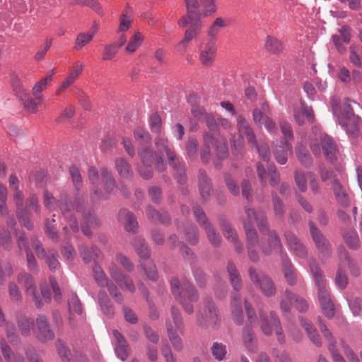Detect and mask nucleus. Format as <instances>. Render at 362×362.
<instances>
[{
    "mask_svg": "<svg viewBox=\"0 0 362 362\" xmlns=\"http://www.w3.org/2000/svg\"><path fill=\"white\" fill-rule=\"evenodd\" d=\"M245 218H243V223L245 230L247 242L250 247H249V257L252 262L258 260L257 254L253 250L254 247L258 243V237L257 232L252 228L255 223L259 227V230L264 233L269 232V247L263 246L262 252L264 255H269L273 252H281V240L274 231H269L266 218L264 214L261 212H256L253 209L246 206L245 207Z\"/></svg>",
    "mask_w": 362,
    "mask_h": 362,
    "instance_id": "nucleus-1",
    "label": "nucleus"
},
{
    "mask_svg": "<svg viewBox=\"0 0 362 362\" xmlns=\"http://www.w3.org/2000/svg\"><path fill=\"white\" fill-rule=\"evenodd\" d=\"M187 14L178 21L180 27L189 25L185 33L184 37L175 46L177 52L183 54L187 44L196 38L202 28V22L201 21L202 13L199 10V4L198 0H185Z\"/></svg>",
    "mask_w": 362,
    "mask_h": 362,
    "instance_id": "nucleus-2",
    "label": "nucleus"
},
{
    "mask_svg": "<svg viewBox=\"0 0 362 362\" xmlns=\"http://www.w3.org/2000/svg\"><path fill=\"white\" fill-rule=\"evenodd\" d=\"M88 176L93 186L94 199H106L107 194L111 193L115 187V180L106 168H101L98 172L95 167H90Z\"/></svg>",
    "mask_w": 362,
    "mask_h": 362,
    "instance_id": "nucleus-3",
    "label": "nucleus"
},
{
    "mask_svg": "<svg viewBox=\"0 0 362 362\" xmlns=\"http://www.w3.org/2000/svg\"><path fill=\"white\" fill-rule=\"evenodd\" d=\"M333 114L337 117L339 125L344 131L352 136L356 135L359 131V126L362 122L361 118L356 115L351 107V100L346 99L344 104V110L334 100L332 102Z\"/></svg>",
    "mask_w": 362,
    "mask_h": 362,
    "instance_id": "nucleus-4",
    "label": "nucleus"
},
{
    "mask_svg": "<svg viewBox=\"0 0 362 362\" xmlns=\"http://www.w3.org/2000/svg\"><path fill=\"white\" fill-rule=\"evenodd\" d=\"M310 272L315 283L318 288V299L323 313L328 318H332L334 314V308L329 291L326 288L327 283L322 272L314 261L310 262Z\"/></svg>",
    "mask_w": 362,
    "mask_h": 362,
    "instance_id": "nucleus-5",
    "label": "nucleus"
},
{
    "mask_svg": "<svg viewBox=\"0 0 362 362\" xmlns=\"http://www.w3.org/2000/svg\"><path fill=\"white\" fill-rule=\"evenodd\" d=\"M166 332L173 349L180 352L184 349V343L180 335L184 334L185 325L179 310L175 306L170 309V317L165 320Z\"/></svg>",
    "mask_w": 362,
    "mask_h": 362,
    "instance_id": "nucleus-6",
    "label": "nucleus"
},
{
    "mask_svg": "<svg viewBox=\"0 0 362 362\" xmlns=\"http://www.w3.org/2000/svg\"><path fill=\"white\" fill-rule=\"evenodd\" d=\"M171 291L175 299L182 305L184 310L192 314L194 312L192 303L198 300L194 288L187 281H183L180 286L179 280L173 279L170 282Z\"/></svg>",
    "mask_w": 362,
    "mask_h": 362,
    "instance_id": "nucleus-7",
    "label": "nucleus"
},
{
    "mask_svg": "<svg viewBox=\"0 0 362 362\" xmlns=\"http://www.w3.org/2000/svg\"><path fill=\"white\" fill-rule=\"evenodd\" d=\"M227 269L230 283L235 290V292L231 296V312L234 320L237 323L240 324L243 322V315L242 300L238 291L242 288V281L238 272L233 263L229 262Z\"/></svg>",
    "mask_w": 362,
    "mask_h": 362,
    "instance_id": "nucleus-8",
    "label": "nucleus"
},
{
    "mask_svg": "<svg viewBox=\"0 0 362 362\" xmlns=\"http://www.w3.org/2000/svg\"><path fill=\"white\" fill-rule=\"evenodd\" d=\"M18 281L21 284L28 295L33 298L36 307L41 308L44 303H48L51 300L49 291L47 286L41 285V295L37 293L34 278L29 274L23 273L18 275Z\"/></svg>",
    "mask_w": 362,
    "mask_h": 362,
    "instance_id": "nucleus-9",
    "label": "nucleus"
},
{
    "mask_svg": "<svg viewBox=\"0 0 362 362\" xmlns=\"http://www.w3.org/2000/svg\"><path fill=\"white\" fill-rule=\"evenodd\" d=\"M211 148H214L219 159L226 158L228 151L226 140L222 138H214L209 133L204 136V146L201 151V158L204 163H208L211 158Z\"/></svg>",
    "mask_w": 362,
    "mask_h": 362,
    "instance_id": "nucleus-10",
    "label": "nucleus"
},
{
    "mask_svg": "<svg viewBox=\"0 0 362 362\" xmlns=\"http://www.w3.org/2000/svg\"><path fill=\"white\" fill-rule=\"evenodd\" d=\"M139 155L141 158L142 166L139 168V172L141 177L144 179H149L152 177L153 172L151 169L144 170V167H151L155 161L156 168L163 171L166 165L164 159L160 156L156 155L154 159L153 152L148 147L142 148L139 151Z\"/></svg>",
    "mask_w": 362,
    "mask_h": 362,
    "instance_id": "nucleus-11",
    "label": "nucleus"
},
{
    "mask_svg": "<svg viewBox=\"0 0 362 362\" xmlns=\"http://www.w3.org/2000/svg\"><path fill=\"white\" fill-rule=\"evenodd\" d=\"M13 201L17 208V214L21 223L27 228H31L32 224L29 221L27 211L33 208L36 212L38 211L37 200L36 197L31 196L26 201L25 209H24V198L21 191L15 190L13 194Z\"/></svg>",
    "mask_w": 362,
    "mask_h": 362,
    "instance_id": "nucleus-12",
    "label": "nucleus"
},
{
    "mask_svg": "<svg viewBox=\"0 0 362 362\" xmlns=\"http://www.w3.org/2000/svg\"><path fill=\"white\" fill-rule=\"evenodd\" d=\"M259 326L262 332L266 335H270L275 332L277 340L280 344L285 343V336L281 322L274 312H270L269 316H267L262 310L259 313Z\"/></svg>",
    "mask_w": 362,
    "mask_h": 362,
    "instance_id": "nucleus-13",
    "label": "nucleus"
},
{
    "mask_svg": "<svg viewBox=\"0 0 362 362\" xmlns=\"http://www.w3.org/2000/svg\"><path fill=\"white\" fill-rule=\"evenodd\" d=\"M318 141H320L326 158L330 161L334 160L336 158L337 148L332 139L322 132H319L315 138L311 139L310 148L316 156L320 155V147L317 143Z\"/></svg>",
    "mask_w": 362,
    "mask_h": 362,
    "instance_id": "nucleus-14",
    "label": "nucleus"
},
{
    "mask_svg": "<svg viewBox=\"0 0 362 362\" xmlns=\"http://www.w3.org/2000/svg\"><path fill=\"white\" fill-rule=\"evenodd\" d=\"M59 206L63 216L68 220L69 226L74 230L77 232L79 229L78 223L72 218L75 211L79 212L83 209V203L78 198L75 200V204H73L71 202L68 201L66 194H63L59 199Z\"/></svg>",
    "mask_w": 362,
    "mask_h": 362,
    "instance_id": "nucleus-15",
    "label": "nucleus"
},
{
    "mask_svg": "<svg viewBox=\"0 0 362 362\" xmlns=\"http://www.w3.org/2000/svg\"><path fill=\"white\" fill-rule=\"evenodd\" d=\"M249 276L254 285L267 297L276 294V288L273 281L264 273L257 272L254 268L249 269Z\"/></svg>",
    "mask_w": 362,
    "mask_h": 362,
    "instance_id": "nucleus-16",
    "label": "nucleus"
},
{
    "mask_svg": "<svg viewBox=\"0 0 362 362\" xmlns=\"http://www.w3.org/2000/svg\"><path fill=\"white\" fill-rule=\"evenodd\" d=\"M204 313L199 311L197 314V325L202 327H206L209 325L216 327L219 322V316L214 302L207 298L204 300Z\"/></svg>",
    "mask_w": 362,
    "mask_h": 362,
    "instance_id": "nucleus-17",
    "label": "nucleus"
},
{
    "mask_svg": "<svg viewBox=\"0 0 362 362\" xmlns=\"http://www.w3.org/2000/svg\"><path fill=\"white\" fill-rule=\"evenodd\" d=\"M93 276L95 281L100 287H107L109 293L116 302L119 303H122L123 297L122 293L117 286L113 282L108 280L101 267L98 265L95 266L93 268Z\"/></svg>",
    "mask_w": 362,
    "mask_h": 362,
    "instance_id": "nucleus-18",
    "label": "nucleus"
},
{
    "mask_svg": "<svg viewBox=\"0 0 362 362\" xmlns=\"http://www.w3.org/2000/svg\"><path fill=\"white\" fill-rule=\"evenodd\" d=\"M155 145L158 153L164 152L166 153L170 165L180 173L178 182L183 183L185 179V177L181 175L182 169L178 168L180 165L179 159L174 151L170 149L168 139L158 136L155 139Z\"/></svg>",
    "mask_w": 362,
    "mask_h": 362,
    "instance_id": "nucleus-19",
    "label": "nucleus"
},
{
    "mask_svg": "<svg viewBox=\"0 0 362 362\" xmlns=\"http://www.w3.org/2000/svg\"><path fill=\"white\" fill-rule=\"evenodd\" d=\"M293 305L300 312H305L308 309L307 302L302 298L297 296L286 289L280 301V308L284 314H288L291 305Z\"/></svg>",
    "mask_w": 362,
    "mask_h": 362,
    "instance_id": "nucleus-20",
    "label": "nucleus"
},
{
    "mask_svg": "<svg viewBox=\"0 0 362 362\" xmlns=\"http://www.w3.org/2000/svg\"><path fill=\"white\" fill-rule=\"evenodd\" d=\"M194 214L197 222L202 227L204 228L211 244L214 246H218L221 243L220 236L216 232L215 229L208 222V219L205 213L202 209L196 206L194 208Z\"/></svg>",
    "mask_w": 362,
    "mask_h": 362,
    "instance_id": "nucleus-21",
    "label": "nucleus"
},
{
    "mask_svg": "<svg viewBox=\"0 0 362 362\" xmlns=\"http://www.w3.org/2000/svg\"><path fill=\"white\" fill-rule=\"evenodd\" d=\"M109 273L112 279L122 289L130 293L135 291V286L132 279L124 274L115 263H112L109 267Z\"/></svg>",
    "mask_w": 362,
    "mask_h": 362,
    "instance_id": "nucleus-22",
    "label": "nucleus"
},
{
    "mask_svg": "<svg viewBox=\"0 0 362 362\" xmlns=\"http://www.w3.org/2000/svg\"><path fill=\"white\" fill-rule=\"evenodd\" d=\"M36 337L41 341H47L54 338V334L50 329L47 317L39 315L36 317V329L33 330Z\"/></svg>",
    "mask_w": 362,
    "mask_h": 362,
    "instance_id": "nucleus-23",
    "label": "nucleus"
},
{
    "mask_svg": "<svg viewBox=\"0 0 362 362\" xmlns=\"http://www.w3.org/2000/svg\"><path fill=\"white\" fill-rule=\"evenodd\" d=\"M257 172L262 186H265L269 180L270 185L274 187L279 182V175L274 165H269L267 170L261 164L257 163Z\"/></svg>",
    "mask_w": 362,
    "mask_h": 362,
    "instance_id": "nucleus-24",
    "label": "nucleus"
},
{
    "mask_svg": "<svg viewBox=\"0 0 362 362\" xmlns=\"http://www.w3.org/2000/svg\"><path fill=\"white\" fill-rule=\"evenodd\" d=\"M217 47L214 40H210L200 47L199 60L204 66H209L214 61Z\"/></svg>",
    "mask_w": 362,
    "mask_h": 362,
    "instance_id": "nucleus-25",
    "label": "nucleus"
},
{
    "mask_svg": "<svg viewBox=\"0 0 362 362\" xmlns=\"http://www.w3.org/2000/svg\"><path fill=\"white\" fill-rule=\"evenodd\" d=\"M13 90L16 96L23 102L24 107L27 111L31 113L36 112L37 105L41 101L36 99L35 100L31 98L30 95L25 92L24 88L20 84L14 86Z\"/></svg>",
    "mask_w": 362,
    "mask_h": 362,
    "instance_id": "nucleus-26",
    "label": "nucleus"
},
{
    "mask_svg": "<svg viewBox=\"0 0 362 362\" xmlns=\"http://www.w3.org/2000/svg\"><path fill=\"white\" fill-rule=\"evenodd\" d=\"M309 226L312 238L317 248L321 253L328 255L329 253V243L327 240L313 222H309Z\"/></svg>",
    "mask_w": 362,
    "mask_h": 362,
    "instance_id": "nucleus-27",
    "label": "nucleus"
},
{
    "mask_svg": "<svg viewBox=\"0 0 362 362\" xmlns=\"http://www.w3.org/2000/svg\"><path fill=\"white\" fill-rule=\"evenodd\" d=\"M285 238L290 250L299 257L304 258L307 256V250L305 246L300 242L297 236L292 232L286 231Z\"/></svg>",
    "mask_w": 362,
    "mask_h": 362,
    "instance_id": "nucleus-28",
    "label": "nucleus"
},
{
    "mask_svg": "<svg viewBox=\"0 0 362 362\" xmlns=\"http://www.w3.org/2000/svg\"><path fill=\"white\" fill-rule=\"evenodd\" d=\"M305 117L311 122L314 121V115L311 107L307 106L304 102H300L299 105L293 107V117L298 124L302 125L304 123Z\"/></svg>",
    "mask_w": 362,
    "mask_h": 362,
    "instance_id": "nucleus-29",
    "label": "nucleus"
},
{
    "mask_svg": "<svg viewBox=\"0 0 362 362\" xmlns=\"http://www.w3.org/2000/svg\"><path fill=\"white\" fill-rule=\"evenodd\" d=\"M319 322L321 332L329 343V350L332 354L334 362H346L343 356L339 354L336 349V341L332 333L327 328L326 325L322 322L320 319L319 320Z\"/></svg>",
    "mask_w": 362,
    "mask_h": 362,
    "instance_id": "nucleus-30",
    "label": "nucleus"
},
{
    "mask_svg": "<svg viewBox=\"0 0 362 362\" xmlns=\"http://www.w3.org/2000/svg\"><path fill=\"white\" fill-rule=\"evenodd\" d=\"M119 222L128 232L135 233L138 228V223L134 216L128 210L122 209L118 215Z\"/></svg>",
    "mask_w": 362,
    "mask_h": 362,
    "instance_id": "nucleus-31",
    "label": "nucleus"
},
{
    "mask_svg": "<svg viewBox=\"0 0 362 362\" xmlns=\"http://www.w3.org/2000/svg\"><path fill=\"white\" fill-rule=\"evenodd\" d=\"M237 126L240 136H245L251 146H256V138L247 121L242 116H239Z\"/></svg>",
    "mask_w": 362,
    "mask_h": 362,
    "instance_id": "nucleus-32",
    "label": "nucleus"
},
{
    "mask_svg": "<svg viewBox=\"0 0 362 362\" xmlns=\"http://www.w3.org/2000/svg\"><path fill=\"white\" fill-rule=\"evenodd\" d=\"M113 334L116 340L115 352L122 361H125L129 355V347L124 337L117 331L114 330Z\"/></svg>",
    "mask_w": 362,
    "mask_h": 362,
    "instance_id": "nucleus-33",
    "label": "nucleus"
},
{
    "mask_svg": "<svg viewBox=\"0 0 362 362\" xmlns=\"http://www.w3.org/2000/svg\"><path fill=\"white\" fill-rule=\"evenodd\" d=\"M83 69V63L81 61H77L73 65L70 73L67 78L62 83L58 91H61L67 88L76 80L79 75L82 73Z\"/></svg>",
    "mask_w": 362,
    "mask_h": 362,
    "instance_id": "nucleus-34",
    "label": "nucleus"
},
{
    "mask_svg": "<svg viewBox=\"0 0 362 362\" xmlns=\"http://www.w3.org/2000/svg\"><path fill=\"white\" fill-rule=\"evenodd\" d=\"M292 152V145L287 140L281 141V144L276 146L274 150V155L277 162L284 165L287 161L288 153Z\"/></svg>",
    "mask_w": 362,
    "mask_h": 362,
    "instance_id": "nucleus-35",
    "label": "nucleus"
},
{
    "mask_svg": "<svg viewBox=\"0 0 362 362\" xmlns=\"http://www.w3.org/2000/svg\"><path fill=\"white\" fill-rule=\"evenodd\" d=\"M0 349L6 362H25L24 358L18 352L13 351L4 339L0 341Z\"/></svg>",
    "mask_w": 362,
    "mask_h": 362,
    "instance_id": "nucleus-36",
    "label": "nucleus"
},
{
    "mask_svg": "<svg viewBox=\"0 0 362 362\" xmlns=\"http://www.w3.org/2000/svg\"><path fill=\"white\" fill-rule=\"evenodd\" d=\"M242 340L248 352L254 354L257 351V339L250 329L247 327L244 329L242 334Z\"/></svg>",
    "mask_w": 362,
    "mask_h": 362,
    "instance_id": "nucleus-37",
    "label": "nucleus"
},
{
    "mask_svg": "<svg viewBox=\"0 0 362 362\" xmlns=\"http://www.w3.org/2000/svg\"><path fill=\"white\" fill-rule=\"evenodd\" d=\"M281 262L283 267V272L284 273L286 281L290 285H293L296 282V274L294 269L291 264V261L288 259L287 255H281Z\"/></svg>",
    "mask_w": 362,
    "mask_h": 362,
    "instance_id": "nucleus-38",
    "label": "nucleus"
},
{
    "mask_svg": "<svg viewBox=\"0 0 362 362\" xmlns=\"http://www.w3.org/2000/svg\"><path fill=\"white\" fill-rule=\"evenodd\" d=\"M300 322L305 328L310 340L317 346H321L322 341L319 334L317 333L313 325L303 317L300 318Z\"/></svg>",
    "mask_w": 362,
    "mask_h": 362,
    "instance_id": "nucleus-39",
    "label": "nucleus"
},
{
    "mask_svg": "<svg viewBox=\"0 0 362 362\" xmlns=\"http://www.w3.org/2000/svg\"><path fill=\"white\" fill-rule=\"evenodd\" d=\"M339 256L341 267H348L352 275L357 276L359 274V269L350 259L346 250L344 247L339 249Z\"/></svg>",
    "mask_w": 362,
    "mask_h": 362,
    "instance_id": "nucleus-40",
    "label": "nucleus"
},
{
    "mask_svg": "<svg viewBox=\"0 0 362 362\" xmlns=\"http://www.w3.org/2000/svg\"><path fill=\"white\" fill-rule=\"evenodd\" d=\"M199 188L202 197L206 199L210 195L211 186L208 177L203 170L199 172Z\"/></svg>",
    "mask_w": 362,
    "mask_h": 362,
    "instance_id": "nucleus-41",
    "label": "nucleus"
},
{
    "mask_svg": "<svg viewBox=\"0 0 362 362\" xmlns=\"http://www.w3.org/2000/svg\"><path fill=\"white\" fill-rule=\"evenodd\" d=\"M296 153L298 160L304 166H310L313 163V159L307 148L301 144H298L296 147Z\"/></svg>",
    "mask_w": 362,
    "mask_h": 362,
    "instance_id": "nucleus-42",
    "label": "nucleus"
},
{
    "mask_svg": "<svg viewBox=\"0 0 362 362\" xmlns=\"http://www.w3.org/2000/svg\"><path fill=\"white\" fill-rule=\"evenodd\" d=\"M228 21L221 17L216 18L208 28L207 34L211 38H215L221 29L228 26Z\"/></svg>",
    "mask_w": 362,
    "mask_h": 362,
    "instance_id": "nucleus-43",
    "label": "nucleus"
},
{
    "mask_svg": "<svg viewBox=\"0 0 362 362\" xmlns=\"http://www.w3.org/2000/svg\"><path fill=\"white\" fill-rule=\"evenodd\" d=\"M55 344L58 355L62 362H74V357L73 356L70 349L62 340L58 339Z\"/></svg>",
    "mask_w": 362,
    "mask_h": 362,
    "instance_id": "nucleus-44",
    "label": "nucleus"
},
{
    "mask_svg": "<svg viewBox=\"0 0 362 362\" xmlns=\"http://www.w3.org/2000/svg\"><path fill=\"white\" fill-rule=\"evenodd\" d=\"M17 322L21 333L24 336H28L33 330L34 321L30 317L21 315L18 317Z\"/></svg>",
    "mask_w": 362,
    "mask_h": 362,
    "instance_id": "nucleus-45",
    "label": "nucleus"
},
{
    "mask_svg": "<svg viewBox=\"0 0 362 362\" xmlns=\"http://www.w3.org/2000/svg\"><path fill=\"white\" fill-rule=\"evenodd\" d=\"M99 303L103 310V313L108 317L114 315V310L111 301L104 291H100L98 294Z\"/></svg>",
    "mask_w": 362,
    "mask_h": 362,
    "instance_id": "nucleus-46",
    "label": "nucleus"
},
{
    "mask_svg": "<svg viewBox=\"0 0 362 362\" xmlns=\"http://www.w3.org/2000/svg\"><path fill=\"white\" fill-rule=\"evenodd\" d=\"M146 214L153 223H168L170 222V218L167 213L160 214L151 206L147 208Z\"/></svg>",
    "mask_w": 362,
    "mask_h": 362,
    "instance_id": "nucleus-47",
    "label": "nucleus"
},
{
    "mask_svg": "<svg viewBox=\"0 0 362 362\" xmlns=\"http://www.w3.org/2000/svg\"><path fill=\"white\" fill-rule=\"evenodd\" d=\"M115 168L119 175L123 178H128L132 175L131 166L124 158H117L115 160Z\"/></svg>",
    "mask_w": 362,
    "mask_h": 362,
    "instance_id": "nucleus-48",
    "label": "nucleus"
},
{
    "mask_svg": "<svg viewBox=\"0 0 362 362\" xmlns=\"http://www.w3.org/2000/svg\"><path fill=\"white\" fill-rule=\"evenodd\" d=\"M265 47L269 52L273 54H279L283 49L281 42L277 38L272 36L267 37Z\"/></svg>",
    "mask_w": 362,
    "mask_h": 362,
    "instance_id": "nucleus-49",
    "label": "nucleus"
},
{
    "mask_svg": "<svg viewBox=\"0 0 362 362\" xmlns=\"http://www.w3.org/2000/svg\"><path fill=\"white\" fill-rule=\"evenodd\" d=\"M83 218L87 226H83L82 230L86 235L89 236L90 233L88 228H95L98 226L99 225V221L92 211H88L87 214H84Z\"/></svg>",
    "mask_w": 362,
    "mask_h": 362,
    "instance_id": "nucleus-50",
    "label": "nucleus"
},
{
    "mask_svg": "<svg viewBox=\"0 0 362 362\" xmlns=\"http://www.w3.org/2000/svg\"><path fill=\"white\" fill-rule=\"evenodd\" d=\"M133 245L136 252L141 258L146 259L149 257V250L142 238H136L133 243Z\"/></svg>",
    "mask_w": 362,
    "mask_h": 362,
    "instance_id": "nucleus-51",
    "label": "nucleus"
},
{
    "mask_svg": "<svg viewBox=\"0 0 362 362\" xmlns=\"http://www.w3.org/2000/svg\"><path fill=\"white\" fill-rule=\"evenodd\" d=\"M52 80V76H46L42 78L39 82L35 83L33 88V95L35 97L36 100L41 101L42 95H40L41 92L46 87L47 83Z\"/></svg>",
    "mask_w": 362,
    "mask_h": 362,
    "instance_id": "nucleus-52",
    "label": "nucleus"
},
{
    "mask_svg": "<svg viewBox=\"0 0 362 362\" xmlns=\"http://www.w3.org/2000/svg\"><path fill=\"white\" fill-rule=\"evenodd\" d=\"M100 251L95 247H92L90 250L86 247L81 248V256L86 263L90 262L94 257H98L100 255Z\"/></svg>",
    "mask_w": 362,
    "mask_h": 362,
    "instance_id": "nucleus-53",
    "label": "nucleus"
},
{
    "mask_svg": "<svg viewBox=\"0 0 362 362\" xmlns=\"http://www.w3.org/2000/svg\"><path fill=\"white\" fill-rule=\"evenodd\" d=\"M202 7V16L206 17L214 13L217 10L215 0H200Z\"/></svg>",
    "mask_w": 362,
    "mask_h": 362,
    "instance_id": "nucleus-54",
    "label": "nucleus"
},
{
    "mask_svg": "<svg viewBox=\"0 0 362 362\" xmlns=\"http://www.w3.org/2000/svg\"><path fill=\"white\" fill-rule=\"evenodd\" d=\"M93 39L92 35H89L88 33H81L77 35L75 40L74 48L76 50H81L83 47L90 42Z\"/></svg>",
    "mask_w": 362,
    "mask_h": 362,
    "instance_id": "nucleus-55",
    "label": "nucleus"
},
{
    "mask_svg": "<svg viewBox=\"0 0 362 362\" xmlns=\"http://www.w3.org/2000/svg\"><path fill=\"white\" fill-rule=\"evenodd\" d=\"M211 353L213 356L218 361H222L226 355V346L218 342H215L211 346Z\"/></svg>",
    "mask_w": 362,
    "mask_h": 362,
    "instance_id": "nucleus-56",
    "label": "nucleus"
},
{
    "mask_svg": "<svg viewBox=\"0 0 362 362\" xmlns=\"http://www.w3.org/2000/svg\"><path fill=\"white\" fill-rule=\"evenodd\" d=\"M69 173L75 189L79 190L83 185V180L78 169L75 166H71Z\"/></svg>",
    "mask_w": 362,
    "mask_h": 362,
    "instance_id": "nucleus-57",
    "label": "nucleus"
},
{
    "mask_svg": "<svg viewBox=\"0 0 362 362\" xmlns=\"http://www.w3.org/2000/svg\"><path fill=\"white\" fill-rule=\"evenodd\" d=\"M199 143L194 138H190L186 144V151L187 156L191 159H194L197 156Z\"/></svg>",
    "mask_w": 362,
    "mask_h": 362,
    "instance_id": "nucleus-58",
    "label": "nucleus"
},
{
    "mask_svg": "<svg viewBox=\"0 0 362 362\" xmlns=\"http://www.w3.org/2000/svg\"><path fill=\"white\" fill-rule=\"evenodd\" d=\"M309 179L307 177V172L303 173L301 171H296L295 174V181L299 190L305 192L307 190V181Z\"/></svg>",
    "mask_w": 362,
    "mask_h": 362,
    "instance_id": "nucleus-59",
    "label": "nucleus"
},
{
    "mask_svg": "<svg viewBox=\"0 0 362 362\" xmlns=\"http://www.w3.org/2000/svg\"><path fill=\"white\" fill-rule=\"evenodd\" d=\"M134 136L136 141L141 143L148 144L151 141V137L148 132L140 127H138L134 129Z\"/></svg>",
    "mask_w": 362,
    "mask_h": 362,
    "instance_id": "nucleus-60",
    "label": "nucleus"
},
{
    "mask_svg": "<svg viewBox=\"0 0 362 362\" xmlns=\"http://www.w3.org/2000/svg\"><path fill=\"white\" fill-rule=\"evenodd\" d=\"M221 227L224 236L231 242L236 243L238 240L237 235L230 225L226 221H221Z\"/></svg>",
    "mask_w": 362,
    "mask_h": 362,
    "instance_id": "nucleus-61",
    "label": "nucleus"
},
{
    "mask_svg": "<svg viewBox=\"0 0 362 362\" xmlns=\"http://www.w3.org/2000/svg\"><path fill=\"white\" fill-rule=\"evenodd\" d=\"M348 303L354 315H359L362 310V300L358 297H352L348 299Z\"/></svg>",
    "mask_w": 362,
    "mask_h": 362,
    "instance_id": "nucleus-62",
    "label": "nucleus"
},
{
    "mask_svg": "<svg viewBox=\"0 0 362 362\" xmlns=\"http://www.w3.org/2000/svg\"><path fill=\"white\" fill-rule=\"evenodd\" d=\"M162 121L160 117L155 113L151 115L149 120V127L152 132L160 134L161 131Z\"/></svg>",
    "mask_w": 362,
    "mask_h": 362,
    "instance_id": "nucleus-63",
    "label": "nucleus"
},
{
    "mask_svg": "<svg viewBox=\"0 0 362 362\" xmlns=\"http://www.w3.org/2000/svg\"><path fill=\"white\" fill-rule=\"evenodd\" d=\"M141 40V34L139 32L135 33L128 42L126 47V51L129 52H134L136 51V49L139 47Z\"/></svg>",
    "mask_w": 362,
    "mask_h": 362,
    "instance_id": "nucleus-64",
    "label": "nucleus"
}]
</instances>
